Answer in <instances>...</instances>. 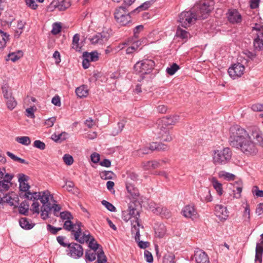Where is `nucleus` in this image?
Segmentation results:
<instances>
[{"instance_id": "obj_1", "label": "nucleus", "mask_w": 263, "mask_h": 263, "mask_svg": "<svg viewBox=\"0 0 263 263\" xmlns=\"http://www.w3.org/2000/svg\"><path fill=\"white\" fill-rule=\"evenodd\" d=\"M82 223L77 222L73 224L70 220H66L63 225V228L68 231H71V235L73 236L74 239L80 243H84L89 240V233L82 232L81 227Z\"/></svg>"}, {"instance_id": "obj_2", "label": "nucleus", "mask_w": 263, "mask_h": 263, "mask_svg": "<svg viewBox=\"0 0 263 263\" xmlns=\"http://www.w3.org/2000/svg\"><path fill=\"white\" fill-rule=\"evenodd\" d=\"M232 156V151L229 147L214 149L212 152L213 162L215 165H225L230 161Z\"/></svg>"}, {"instance_id": "obj_3", "label": "nucleus", "mask_w": 263, "mask_h": 263, "mask_svg": "<svg viewBox=\"0 0 263 263\" xmlns=\"http://www.w3.org/2000/svg\"><path fill=\"white\" fill-rule=\"evenodd\" d=\"M248 133L238 125H234L230 128L229 143L232 147L238 145L239 143L247 138Z\"/></svg>"}, {"instance_id": "obj_4", "label": "nucleus", "mask_w": 263, "mask_h": 263, "mask_svg": "<svg viewBox=\"0 0 263 263\" xmlns=\"http://www.w3.org/2000/svg\"><path fill=\"white\" fill-rule=\"evenodd\" d=\"M170 128L164 125L157 121L153 133L157 139H159L164 142H170L173 140V138L170 133Z\"/></svg>"}, {"instance_id": "obj_5", "label": "nucleus", "mask_w": 263, "mask_h": 263, "mask_svg": "<svg viewBox=\"0 0 263 263\" xmlns=\"http://www.w3.org/2000/svg\"><path fill=\"white\" fill-rule=\"evenodd\" d=\"M155 66V62L152 60L144 59L137 62L134 66L135 71L142 75L150 73Z\"/></svg>"}, {"instance_id": "obj_6", "label": "nucleus", "mask_w": 263, "mask_h": 263, "mask_svg": "<svg viewBox=\"0 0 263 263\" xmlns=\"http://www.w3.org/2000/svg\"><path fill=\"white\" fill-rule=\"evenodd\" d=\"M214 5L213 0H207L202 4L196 6L194 9H198L195 13L197 18L201 19L207 18L209 13L213 9Z\"/></svg>"}, {"instance_id": "obj_7", "label": "nucleus", "mask_w": 263, "mask_h": 263, "mask_svg": "<svg viewBox=\"0 0 263 263\" xmlns=\"http://www.w3.org/2000/svg\"><path fill=\"white\" fill-rule=\"evenodd\" d=\"M123 4V6H121L116 9L114 15L117 22L121 25L124 26L131 22V17L130 13L126 11V7L129 6H127L124 3Z\"/></svg>"}, {"instance_id": "obj_8", "label": "nucleus", "mask_w": 263, "mask_h": 263, "mask_svg": "<svg viewBox=\"0 0 263 263\" xmlns=\"http://www.w3.org/2000/svg\"><path fill=\"white\" fill-rule=\"evenodd\" d=\"M238 145L234 146V147L239 149L244 154L247 156H253L255 155L258 150L255 144L248 138H246L239 143Z\"/></svg>"}, {"instance_id": "obj_9", "label": "nucleus", "mask_w": 263, "mask_h": 263, "mask_svg": "<svg viewBox=\"0 0 263 263\" xmlns=\"http://www.w3.org/2000/svg\"><path fill=\"white\" fill-rule=\"evenodd\" d=\"M50 193L48 191L42 192L40 200L42 203L41 212V217L43 219L48 218L49 213L51 210V203L49 202Z\"/></svg>"}, {"instance_id": "obj_10", "label": "nucleus", "mask_w": 263, "mask_h": 263, "mask_svg": "<svg viewBox=\"0 0 263 263\" xmlns=\"http://www.w3.org/2000/svg\"><path fill=\"white\" fill-rule=\"evenodd\" d=\"M128 214L132 217V229L131 231H135L140 227H143L140 224V212L137 209L134 203H129L128 209Z\"/></svg>"}, {"instance_id": "obj_11", "label": "nucleus", "mask_w": 263, "mask_h": 263, "mask_svg": "<svg viewBox=\"0 0 263 263\" xmlns=\"http://www.w3.org/2000/svg\"><path fill=\"white\" fill-rule=\"evenodd\" d=\"M197 18L196 14L192 11H183L179 15L178 21L182 27L187 28L194 23Z\"/></svg>"}, {"instance_id": "obj_12", "label": "nucleus", "mask_w": 263, "mask_h": 263, "mask_svg": "<svg viewBox=\"0 0 263 263\" xmlns=\"http://www.w3.org/2000/svg\"><path fill=\"white\" fill-rule=\"evenodd\" d=\"M247 138L255 145L258 144L263 147L262 134L258 127L255 126L251 127Z\"/></svg>"}, {"instance_id": "obj_13", "label": "nucleus", "mask_w": 263, "mask_h": 263, "mask_svg": "<svg viewBox=\"0 0 263 263\" xmlns=\"http://www.w3.org/2000/svg\"><path fill=\"white\" fill-rule=\"evenodd\" d=\"M67 254L74 259H78L84 254V250L82 246L76 242L69 243L67 247Z\"/></svg>"}, {"instance_id": "obj_14", "label": "nucleus", "mask_w": 263, "mask_h": 263, "mask_svg": "<svg viewBox=\"0 0 263 263\" xmlns=\"http://www.w3.org/2000/svg\"><path fill=\"white\" fill-rule=\"evenodd\" d=\"M149 207L154 214L159 215L163 218H168L170 216V211L166 207L161 205L151 202Z\"/></svg>"}, {"instance_id": "obj_15", "label": "nucleus", "mask_w": 263, "mask_h": 263, "mask_svg": "<svg viewBox=\"0 0 263 263\" xmlns=\"http://www.w3.org/2000/svg\"><path fill=\"white\" fill-rule=\"evenodd\" d=\"M245 67L240 63H236L233 65L228 69L230 76L233 79L240 77L244 72Z\"/></svg>"}, {"instance_id": "obj_16", "label": "nucleus", "mask_w": 263, "mask_h": 263, "mask_svg": "<svg viewBox=\"0 0 263 263\" xmlns=\"http://www.w3.org/2000/svg\"><path fill=\"white\" fill-rule=\"evenodd\" d=\"M109 36L105 32L97 33L89 40L91 43L93 45H103L107 43Z\"/></svg>"}, {"instance_id": "obj_17", "label": "nucleus", "mask_w": 263, "mask_h": 263, "mask_svg": "<svg viewBox=\"0 0 263 263\" xmlns=\"http://www.w3.org/2000/svg\"><path fill=\"white\" fill-rule=\"evenodd\" d=\"M181 212L184 217L191 218L193 220L197 218L199 216L195 206L192 204L185 206Z\"/></svg>"}, {"instance_id": "obj_18", "label": "nucleus", "mask_w": 263, "mask_h": 263, "mask_svg": "<svg viewBox=\"0 0 263 263\" xmlns=\"http://www.w3.org/2000/svg\"><path fill=\"white\" fill-rule=\"evenodd\" d=\"M70 6L68 0H53L51 3V7L58 9L59 11H64Z\"/></svg>"}, {"instance_id": "obj_19", "label": "nucleus", "mask_w": 263, "mask_h": 263, "mask_svg": "<svg viewBox=\"0 0 263 263\" xmlns=\"http://www.w3.org/2000/svg\"><path fill=\"white\" fill-rule=\"evenodd\" d=\"M29 177L24 174H18V181L20 184V189L21 191L25 193L29 191L30 185L27 183Z\"/></svg>"}, {"instance_id": "obj_20", "label": "nucleus", "mask_w": 263, "mask_h": 263, "mask_svg": "<svg viewBox=\"0 0 263 263\" xmlns=\"http://www.w3.org/2000/svg\"><path fill=\"white\" fill-rule=\"evenodd\" d=\"M228 20L233 24L241 22V15L236 9H230L228 13Z\"/></svg>"}, {"instance_id": "obj_21", "label": "nucleus", "mask_w": 263, "mask_h": 263, "mask_svg": "<svg viewBox=\"0 0 263 263\" xmlns=\"http://www.w3.org/2000/svg\"><path fill=\"white\" fill-rule=\"evenodd\" d=\"M194 258L197 263H210L208 255L201 250L195 251Z\"/></svg>"}, {"instance_id": "obj_22", "label": "nucleus", "mask_w": 263, "mask_h": 263, "mask_svg": "<svg viewBox=\"0 0 263 263\" xmlns=\"http://www.w3.org/2000/svg\"><path fill=\"white\" fill-rule=\"evenodd\" d=\"M179 116L175 115L173 116L164 117L157 121L163 124L164 125L169 127L170 125L175 124L179 121Z\"/></svg>"}, {"instance_id": "obj_23", "label": "nucleus", "mask_w": 263, "mask_h": 263, "mask_svg": "<svg viewBox=\"0 0 263 263\" xmlns=\"http://www.w3.org/2000/svg\"><path fill=\"white\" fill-rule=\"evenodd\" d=\"M215 212L216 216L220 219H226L229 216L227 208L221 204L215 206Z\"/></svg>"}, {"instance_id": "obj_24", "label": "nucleus", "mask_w": 263, "mask_h": 263, "mask_svg": "<svg viewBox=\"0 0 263 263\" xmlns=\"http://www.w3.org/2000/svg\"><path fill=\"white\" fill-rule=\"evenodd\" d=\"M254 42L253 45L255 50H263V33H259V34L253 35Z\"/></svg>"}, {"instance_id": "obj_25", "label": "nucleus", "mask_w": 263, "mask_h": 263, "mask_svg": "<svg viewBox=\"0 0 263 263\" xmlns=\"http://www.w3.org/2000/svg\"><path fill=\"white\" fill-rule=\"evenodd\" d=\"M132 234L135 235V238L136 242L138 243V246L141 249H145L148 247L149 243L147 241L140 240V231L139 229L135 231H131Z\"/></svg>"}, {"instance_id": "obj_26", "label": "nucleus", "mask_w": 263, "mask_h": 263, "mask_svg": "<svg viewBox=\"0 0 263 263\" xmlns=\"http://www.w3.org/2000/svg\"><path fill=\"white\" fill-rule=\"evenodd\" d=\"M126 187L128 193H129L134 198H136L139 196V192L138 189L135 187L134 185L132 183L129 182V181H127Z\"/></svg>"}, {"instance_id": "obj_27", "label": "nucleus", "mask_w": 263, "mask_h": 263, "mask_svg": "<svg viewBox=\"0 0 263 263\" xmlns=\"http://www.w3.org/2000/svg\"><path fill=\"white\" fill-rule=\"evenodd\" d=\"M155 1V0H151L143 3L138 7L136 8L134 10L132 11L130 13L132 14L136 12H139L141 11L145 10L147 9L153 4Z\"/></svg>"}, {"instance_id": "obj_28", "label": "nucleus", "mask_w": 263, "mask_h": 263, "mask_svg": "<svg viewBox=\"0 0 263 263\" xmlns=\"http://www.w3.org/2000/svg\"><path fill=\"white\" fill-rule=\"evenodd\" d=\"M263 253V243L260 242L257 243L256 247L255 261L262 262V255Z\"/></svg>"}, {"instance_id": "obj_29", "label": "nucleus", "mask_w": 263, "mask_h": 263, "mask_svg": "<svg viewBox=\"0 0 263 263\" xmlns=\"http://www.w3.org/2000/svg\"><path fill=\"white\" fill-rule=\"evenodd\" d=\"M75 92L79 98L86 97L88 95L87 86L84 85L78 87Z\"/></svg>"}, {"instance_id": "obj_30", "label": "nucleus", "mask_w": 263, "mask_h": 263, "mask_svg": "<svg viewBox=\"0 0 263 263\" xmlns=\"http://www.w3.org/2000/svg\"><path fill=\"white\" fill-rule=\"evenodd\" d=\"M98 250H90L85 252V260L86 262L93 261L96 259Z\"/></svg>"}, {"instance_id": "obj_31", "label": "nucleus", "mask_w": 263, "mask_h": 263, "mask_svg": "<svg viewBox=\"0 0 263 263\" xmlns=\"http://www.w3.org/2000/svg\"><path fill=\"white\" fill-rule=\"evenodd\" d=\"M19 223L20 226L24 229L30 230L32 229L34 224L30 222L27 218H22L20 219Z\"/></svg>"}, {"instance_id": "obj_32", "label": "nucleus", "mask_w": 263, "mask_h": 263, "mask_svg": "<svg viewBox=\"0 0 263 263\" xmlns=\"http://www.w3.org/2000/svg\"><path fill=\"white\" fill-rule=\"evenodd\" d=\"M83 58H86L89 62H96L98 61V53L97 51L91 52H85L83 53Z\"/></svg>"}, {"instance_id": "obj_33", "label": "nucleus", "mask_w": 263, "mask_h": 263, "mask_svg": "<svg viewBox=\"0 0 263 263\" xmlns=\"http://www.w3.org/2000/svg\"><path fill=\"white\" fill-rule=\"evenodd\" d=\"M242 189V183L241 181L236 182V185L234 186V197L236 198H239L241 196V193Z\"/></svg>"}, {"instance_id": "obj_34", "label": "nucleus", "mask_w": 263, "mask_h": 263, "mask_svg": "<svg viewBox=\"0 0 263 263\" xmlns=\"http://www.w3.org/2000/svg\"><path fill=\"white\" fill-rule=\"evenodd\" d=\"M9 35L0 30V51L6 46L7 42L9 40Z\"/></svg>"}, {"instance_id": "obj_35", "label": "nucleus", "mask_w": 263, "mask_h": 263, "mask_svg": "<svg viewBox=\"0 0 263 263\" xmlns=\"http://www.w3.org/2000/svg\"><path fill=\"white\" fill-rule=\"evenodd\" d=\"M200 199L201 200L206 202H210L212 200V197L210 191L208 189L205 188L202 190Z\"/></svg>"}, {"instance_id": "obj_36", "label": "nucleus", "mask_w": 263, "mask_h": 263, "mask_svg": "<svg viewBox=\"0 0 263 263\" xmlns=\"http://www.w3.org/2000/svg\"><path fill=\"white\" fill-rule=\"evenodd\" d=\"M212 183L214 188L216 191L217 194L220 196L223 193L222 184L220 183L219 181H218L217 179H216L214 178L212 179Z\"/></svg>"}, {"instance_id": "obj_37", "label": "nucleus", "mask_w": 263, "mask_h": 263, "mask_svg": "<svg viewBox=\"0 0 263 263\" xmlns=\"http://www.w3.org/2000/svg\"><path fill=\"white\" fill-rule=\"evenodd\" d=\"M155 234L159 238L163 237L165 233L166 229L164 224H160L157 228H155Z\"/></svg>"}, {"instance_id": "obj_38", "label": "nucleus", "mask_w": 263, "mask_h": 263, "mask_svg": "<svg viewBox=\"0 0 263 263\" xmlns=\"http://www.w3.org/2000/svg\"><path fill=\"white\" fill-rule=\"evenodd\" d=\"M29 208V204L26 201H24L21 203L18 206V212L20 214L26 215Z\"/></svg>"}, {"instance_id": "obj_39", "label": "nucleus", "mask_w": 263, "mask_h": 263, "mask_svg": "<svg viewBox=\"0 0 263 263\" xmlns=\"http://www.w3.org/2000/svg\"><path fill=\"white\" fill-rule=\"evenodd\" d=\"M80 35L76 34L73 35L72 42V48L77 51H80L81 47L79 45Z\"/></svg>"}, {"instance_id": "obj_40", "label": "nucleus", "mask_w": 263, "mask_h": 263, "mask_svg": "<svg viewBox=\"0 0 263 263\" xmlns=\"http://www.w3.org/2000/svg\"><path fill=\"white\" fill-rule=\"evenodd\" d=\"M107 261L106 256L103 251L102 248L100 247L97 252V262L105 263Z\"/></svg>"}, {"instance_id": "obj_41", "label": "nucleus", "mask_w": 263, "mask_h": 263, "mask_svg": "<svg viewBox=\"0 0 263 263\" xmlns=\"http://www.w3.org/2000/svg\"><path fill=\"white\" fill-rule=\"evenodd\" d=\"M218 176L220 178H223L229 181L234 180L235 178V176L234 174L225 171L219 172Z\"/></svg>"}, {"instance_id": "obj_42", "label": "nucleus", "mask_w": 263, "mask_h": 263, "mask_svg": "<svg viewBox=\"0 0 263 263\" xmlns=\"http://www.w3.org/2000/svg\"><path fill=\"white\" fill-rule=\"evenodd\" d=\"M23 55V53L22 51L18 50L16 52H12L8 54L9 60L13 62H15L20 59Z\"/></svg>"}, {"instance_id": "obj_43", "label": "nucleus", "mask_w": 263, "mask_h": 263, "mask_svg": "<svg viewBox=\"0 0 263 263\" xmlns=\"http://www.w3.org/2000/svg\"><path fill=\"white\" fill-rule=\"evenodd\" d=\"M176 35L182 39H186L190 36V33L178 26L176 31Z\"/></svg>"}, {"instance_id": "obj_44", "label": "nucleus", "mask_w": 263, "mask_h": 263, "mask_svg": "<svg viewBox=\"0 0 263 263\" xmlns=\"http://www.w3.org/2000/svg\"><path fill=\"white\" fill-rule=\"evenodd\" d=\"M15 140L19 143L28 146L31 143L30 139L27 136L17 137Z\"/></svg>"}, {"instance_id": "obj_45", "label": "nucleus", "mask_w": 263, "mask_h": 263, "mask_svg": "<svg viewBox=\"0 0 263 263\" xmlns=\"http://www.w3.org/2000/svg\"><path fill=\"white\" fill-rule=\"evenodd\" d=\"M89 240L87 241H89V247L92 250H99L100 247V245L95 240V238L91 236L90 235L88 236ZM87 242V241H86Z\"/></svg>"}, {"instance_id": "obj_46", "label": "nucleus", "mask_w": 263, "mask_h": 263, "mask_svg": "<svg viewBox=\"0 0 263 263\" xmlns=\"http://www.w3.org/2000/svg\"><path fill=\"white\" fill-rule=\"evenodd\" d=\"M6 105L9 109L13 110L17 105V102L13 97L6 99Z\"/></svg>"}, {"instance_id": "obj_47", "label": "nucleus", "mask_w": 263, "mask_h": 263, "mask_svg": "<svg viewBox=\"0 0 263 263\" xmlns=\"http://www.w3.org/2000/svg\"><path fill=\"white\" fill-rule=\"evenodd\" d=\"M179 69V66L176 63H173L170 67L166 69V72L170 76H172Z\"/></svg>"}, {"instance_id": "obj_48", "label": "nucleus", "mask_w": 263, "mask_h": 263, "mask_svg": "<svg viewBox=\"0 0 263 263\" xmlns=\"http://www.w3.org/2000/svg\"><path fill=\"white\" fill-rule=\"evenodd\" d=\"M11 183L7 181L2 180L0 181V193H5V192L7 191Z\"/></svg>"}, {"instance_id": "obj_49", "label": "nucleus", "mask_w": 263, "mask_h": 263, "mask_svg": "<svg viewBox=\"0 0 263 263\" xmlns=\"http://www.w3.org/2000/svg\"><path fill=\"white\" fill-rule=\"evenodd\" d=\"M253 35L259 34V33H263V26L259 24H255L252 29Z\"/></svg>"}, {"instance_id": "obj_50", "label": "nucleus", "mask_w": 263, "mask_h": 263, "mask_svg": "<svg viewBox=\"0 0 263 263\" xmlns=\"http://www.w3.org/2000/svg\"><path fill=\"white\" fill-rule=\"evenodd\" d=\"M100 177L102 179L107 180L112 178L114 174L111 171H103L100 174Z\"/></svg>"}, {"instance_id": "obj_51", "label": "nucleus", "mask_w": 263, "mask_h": 263, "mask_svg": "<svg viewBox=\"0 0 263 263\" xmlns=\"http://www.w3.org/2000/svg\"><path fill=\"white\" fill-rule=\"evenodd\" d=\"M101 203L108 211L110 212H115L116 211L115 206L106 200H103Z\"/></svg>"}, {"instance_id": "obj_52", "label": "nucleus", "mask_w": 263, "mask_h": 263, "mask_svg": "<svg viewBox=\"0 0 263 263\" xmlns=\"http://www.w3.org/2000/svg\"><path fill=\"white\" fill-rule=\"evenodd\" d=\"M67 134L66 133H62L59 135L53 134L52 135V139L55 142L59 140L62 141L66 139Z\"/></svg>"}, {"instance_id": "obj_53", "label": "nucleus", "mask_w": 263, "mask_h": 263, "mask_svg": "<svg viewBox=\"0 0 263 263\" xmlns=\"http://www.w3.org/2000/svg\"><path fill=\"white\" fill-rule=\"evenodd\" d=\"M60 216L62 220H70L73 218L71 213L68 211L61 212Z\"/></svg>"}, {"instance_id": "obj_54", "label": "nucleus", "mask_w": 263, "mask_h": 263, "mask_svg": "<svg viewBox=\"0 0 263 263\" xmlns=\"http://www.w3.org/2000/svg\"><path fill=\"white\" fill-rule=\"evenodd\" d=\"M61 26L60 23H55L52 25V29L51 30V33L53 34L56 35L61 32Z\"/></svg>"}, {"instance_id": "obj_55", "label": "nucleus", "mask_w": 263, "mask_h": 263, "mask_svg": "<svg viewBox=\"0 0 263 263\" xmlns=\"http://www.w3.org/2000/svg\"><path fill=\"white\" fill-rule=\"evenodd\" d=\"M33 146L41 150H44L46 147L45 144L43 142L39 140L34 141Z\"/></svg>"}, {"instance_id": "obj_56", "label": "nucleus", "mask_w": 263, "mask_h": 263, "mask_svg": "<svg viewBox=\"0 0 263 263\" xmlns=\"http://www.w3.org/2000/svg\"><path fill=\"white\" fill-rule=\"evenodd\" d=\"M47 230L50 232L51 234L53 235H55L58 231L62 230L61 228H56L54 227L51 224H48L47 226Z\"/></svg>"}, {"instance_id": "obj_57", "label": "nucleus", "mask_w": 263, "mask_h": 263, "mask_svg": "<svg viewBox=\"0 0 263 263\" xmlns=\"http://www.w3.org/2000/svg\"><path fill=\"white\" fill-rule=\"evenodd\" d=\"M63 160L66 164L68 165H71L73 162V158L71 156L66 154L63 156Z\"/></svg>"}, {"instance_id": "obj_58", "label": "nucleus", "mask_w": 263, "mask_h": 263, "mask_svg": "<svg viewBox=\"0 0 263 263\" xmlns=\"http://www.w3.org/2000/svg\"><path fill=\"white\" fill-rule=\"evenodd\" d=\"M144 255V257L145 258V260L147 262H148V263L153 262V257L152 253L149 251H148L147 250H145Z\"/></svg>"}, {"instance_id": "obj_59", "label": "nucleus", "mask_w": 263, "mask_h": 263, "mask_svg": "<svg viewBox=\"0 0 263 263\" xmlns=\"http://www.w3.org/2000/svg\"><path fill=\"white\" fill-rule=\"evenodd\" d=\"M25 2L26 5L32 9L35 10L37 7L34 0H25Z\"/></svg>"}, {"instance_id": "obj_60", "label": "nucleus", "mask_w": 263, "mask_h": 263, "mask_svg": "<svg viewBox=\"0 0 263 263\" xmlns=\"http://www.w3.org/2000/svg\"><path fill=\"white\" fill-rule=\"evenodd\" d=\"M2 89L4 97L6 100L10 98H11L12 97H13L12 92H9L6 87H2Z\"/></svg>"}, {"instance_id": "obj_61", "label": "nucleus", "mask_w": 263, "mask_h": 263, "mask_svg": "<svg viewBox=\"0 0 263 263\" xmlns=\"http://www.w3.org/2000/svg\"><path fill=\"white\" fill-rule=\"evenodd\" d=\"M32 211L33 213L39 214L41 212L40 211L39 206L40 204L37 201H35L32 204Z\"/></svg>"}, {"instance_id": "obj_62", "label": "nucleus", "mask_w": 263, "mask_h": 263, "mask_svg": "<svg viewBox=\"0 0 263 263\" xmlns=\"http://www.w3.org/2000/svg\"><path fill=\"white\" fill-rule=\"evenodd\" d=\"M149 152V149L147 147H144L138 149L137 151V155L138 156H142L144 154H148Z\"/></svg>"}, {"instance_id": "obj_63", "label": "nucleus", "mask_w": 263, "mask_h": 263, "mask_svg": "<svg viewBox=\"0 0 263 263\" xmlns=\"http://www.w3.org/2000/svg\"><path fill=\"white\" fill-rule=\"evenodd\" d=\"M243 217L245 221H249L250 220V209L249 205H247L245 207L243 213Z\"/></svg>"}, {"instance_id": "obj_64", "label": "nucleus", "mask_w": 263, "mask_h": 263, "mask_svg": "<svg viewBox=\"0 0 263 263\" xmlns=\"http://www.w3.org/2000/svg\"><path fill=\"white\" fill-rule=\"evenodd\" d=\"M55 120V117L49 118L45 121V124L48 127H51L53 125Z\"/></svg>"}]
</instances>
